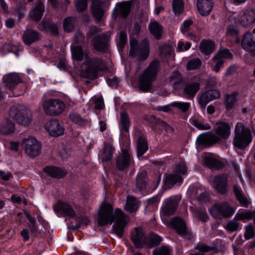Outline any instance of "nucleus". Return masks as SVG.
I'll list each match as a JSON object with an SVG mask.
<instances>
[{
	"instance_id": "nucleus-1",
	"label": "nucleus",
	"mask_w": 255,
	"mask_h": 255,
	"mask_svg": "<svg viewBox=\"0 0 255 255\" xmlns=\"http://www.w3.org/2000/svg\"><path fill=\"white\" fill-rule=\"evenodd\" d=\"M128 220V217L121 209L117 208L113 212L111 204L103 202L101 205L97 220L98 224L106 226L115 221L113 231L119 237L123 236L125 227Z\"/></svg>"
},
{
	"instance_id": "nucleus-2",
	"label": "nucleus",
	"mask_w": 255,
	"mask_h": 255,
	"mask_svg": "<svg viewBox=\"0 0 255 255\" xmlns=\"http://www.w3.org/2000/svg\"><path fill=\"white\" fill-rule=\"evenodd\" d=\"M71 51L73 60L84 61L80 70L82 77L94 79L96 77L98 72L104 69V62L101 59L90 57L88 52L84 51L80 46H72Z\"/></svg>"
},
{
	"instance_id": "nucleus-3",
	"label": "nucleus",
	"mask_w": 255,
	"mask_h": 255,
	"mask_svg": "<svg viewBox=\"0 0 255 255\" xmlns=\"http://www.w3.org/2000/svg\"><path fill=\"white\" fill-rule=\"evenodd\" d=\"M215 132L216 134L210 132L200 134L197 138V144L209 145L228 139L231 134V126L226 122L217 123Z\"/></svg>"
},
{
	"instance_id": "nucleus-4",
	"label": "nucleus",
	"mask_w": 255,
	"mask_h": 255,
	"mask_svg": "<svg viewBox=\"0 0 255 255\" xmlns=\"http://www.w3.org/2000/svg\"><path fill=\"white\" fill-rule=\"evenodd\" d=\"M131 239L136 248H141L144 245L148 248L157 246L162 241L157 234L152 233L145 237L141 228H135L131 236Z\"/></svg>"
},
{
	"instance_id": "nucleus-5",
	"label": "nucleus",
	"mask_w": 255,
	"mask_h": 255,
	"mask_svg": "<svg viewBox=\"0 0 255 255\" xmlns=\"http://www.w3.org/2000/svg\"><path fill=\"white\" fill-rule=\"evenodd\" d=\"M159 68V61L154 60L144 70L139 79L138 86L140 90L147 92L151 88L152 84L156 78Z\"/></svg>"
},
{
	"instance_id": "nucleus-6",
	"label": "nucleus",
	"mask_w": 255,
	"mask_h": 255,
	"mask_svg": "<svg viewBox=\"0 0 255 255\" xmlns=\"http://www.w3.org/2000/svg\"><path fill=\"white\" fill-rule=\"evenodd\" d=\"M252 138L251 130L248 128H245L243 123H238L235 128V135L233 141L234 148H245L251 143Z\"/></svg>"
},
{
	"instance_id": "nucleus-7",
	"label": "nucleus",
	"mask_w": 255,
	"mask_h": 255,
	"mask_svg": "<svg viewBox=\"0 0 255 255\" xmlns=\"http://www.w3.org/2000/svg\"><path fill=\"white\" fill-rule=\"evenodd\" d=\"M130 50L129 55L136 57L139 60L146 59L149 54V44L148 39H144L139 44L137 40L133 38L130 40Z\"/></svg>"
},
{
	"instance_id": "nucleus-8",
	"label": "nucleus",
	"mask_w": 255,
	"mask_h": 255,
	"mask_svg": "<svg viewBox=\"0 0 255 255\" xmlns=\"http://www.w3.org/2000/svg\"><path fill=\"white\" fill-rule=\"evenodd\" d=\"M10 117L19 124L27 125L31 120V113L25 107L15 105L11 107L9 111Z\"/></svg>"
},
{
	"instance_id": "nucleus-9",
	"label": "nucleus",
	"mask_w": 255,
	"mask_h": 255,
	"mask_svg": "<svg viewBox=\"0 0 255 255\" xmlns=\"http://www.w3.org/2000/svg\"><path fill=\"white\" fill-rule=\"evenodd\" d=\"M42 106L45 114L51 116L61 114L65 109L64 103L58 99L45 100Z\"/></svg>"
},
{
	"instance_id": "nucleus-10",
	"label": "nucleus",
	"mask_w": 255,
	"mask_h": 255,
	"mask_svg": "<svg viewBox=\"0 0 255 255\" xmlns=\"http://www.w3.org/2000/svg\"><path fill=\"white\" fill-rule=\"evenodd\" d=\"M235 209L227 202L215 204L209 209L210 215L214 218L222 219L229 218L235 213Z\"/></svg>"
},
{
	"instance_id": "nucleus-11",
	"label": "nucleus",
	"mask_w": 255,
	"mask_h": 255,
	"mask_svg": "<svg viewBox=\"0 0 255 255\" xmlns=\"http://www.w3.org/2000/svg\"><path fill=\"white\" fill-rule=\"evenodd\" d=\"M229 20L231 22H234L235 25L239 23L242 26L248 27L255 23V9H247L241 16L236 13L233 14L229 16Z\"/></svg>"
},
{
	"instance_id": "nucleus-12",
	"label": "nucleus",
	"mask_w": 255,
	"mask_h": 255,
	"mask_svg": "<svg viewBox=\"0 0 255 255\" xmlns=\"http://www.w3.org/2000/svg\"><path fill=\"white\" fill-rule=\"evenodd\" d=\"M21 145L25 152L32 157L37 156L41 148L40 143L32 136H28L23 138Z\"/></svg>"
},
{
	"instance_id": "nucleus-13",
	"label": "nucleus",
	"mask_w": 255,
	"mask_h": 255,
	"mask_svg": "<svg viewBox=\"0 0 255 255\" xmlns=\"http://www.w3.org/2000/svg\"><path fill=\"white\" fill-rule=\"evenodd\" d=\"M187 167L184 161H181L175 165V173L167 175L165 178V184L170 187L175 183H181L183 181L182 175L186 173Z\"/></svg>"
},
{
	"instance_id": "nucleus-14",
	"label": "nucleus",
	"mask_w": 255,
	"mask_h": 255,
	"mask_svg": "<svg viewBox=\"0 0 255 255\" xmlns=\"http://www.w3.org/2000/svg\"><path fill=\"white\" fill-rule=\"evenodd\" d=\"M133 159L130 153L126 149L122 150V153L117 157L116 166L118 170L125 171L133 164Z\"/></svg>"
},
{
	"instance_id": "nucleus-15",
	"label": "nucleus",
	"mask_w": 255,
	"mask_h": 255,
	"mask_svg": "<svg viewBox=\"0 0 255 255\" xmlns=\"http://www.w3.org/2000/svg\"><path fill=\"white\" fill-rule=\"evenodd\" d=\"M44 128L49 134L53 136H60L64 133L63 126L56 119L48 121L45 124Z\"/></svg>"
},
{
	"instance_id": "nucleus-16",
	"label": "nucleus",
	"mask_w": 255,
	"mask_h": 255,
	"mask_svg": "<svg viewBox=\"0 0 255 255\" xmlns=\"http://www.w3.org/2000/svg\"><path fill=\"white\" fill-rule=\"evenodd\" d=\"M227 175L223 174L215 176L211 182V185L218 192L224 194L227 191Z\"/></svg>"
},
{
	"instance_id": "nucleus-17",
	"label": "nucleus",
	"mask_w": 255,
	"mask_h": 255,
	"mask_svg": "<svg viewBox=\"0 0 255 255\" xmlns=\"http://www.w3.org/2000/svg\"><path fill=\"white\" fill-rule=\"evenodd\" d=\"M55 211L61 212L65 216L70 217H75L79 214V211H75L72 206L68 203L59 201L53 207Z\"/></svg>"
},
{
	"instance_id": "nucleus-18",
	"label": "nucleus",
	"mask_w": 255,
	"mask_h": 255,
	"mask_svg": "<svg viewBox=\"0 0 255 255\" xmlns=\"http://www.w3.org/2000/svg\"><path fill=\"white\" fill-rule=\"evenodd\" d=\"M232 54L230 52L228 49H223L219 50V52L215 55L214 57V60L215 62V67L213 70L218 73L220 71V67L223 65L224 58H231Z\"/></svg>"
},
{
	"instance_id": "nucleus-19",
	"label": "nucleus",
	"mask_w": 255,
	"mask_h": 255,
	"mask_svg": "<svg viewBox=\"0 0 255 255\" xmlns=\"http://www.w3.org/2000/svg\"><path fill=\"white\" fill-rule=\"evenodd\" d=\"M2 81L5 88L11 90L21 81V79L18 74L12 72L3 75Z\"/></svg>"
},
{
	"instance_id": "nucleus-20",
	"label": "nucleus",
	"mask_w": 255,
	"mask_h": 255,
	"mask_svg": "<svg viewBox=\"0 0 255 255\" xmlns=\"http://www.w3.org/2000/svg\"><path fill=\"white\" fill-rule=\"evenodd\" d=\"M178 205V200L175 197H171L164 200L162 207V212L164 215H170L173 214Z\"/></svg>"
},
{
	"instance_id": "nucleus-21",
	"label": "nucleus",
	"mask_w": 255,
	"mask_h": 255,
	"mask_svg": "<svg viewBox=\"0 0 255 255\" xmlns=\"http://www.w3.org/2000/svg\"><path fill=\"white\" fill-rule=\"evenodd\" d=\"M219 96L218 91L215 89L207 90L201 95L199 103L202 108H205L210 101L218 98Z\"/></svg>"
},
{
	"instance_id": "nucleus-22",
	"label": "nucleus",
	"mask_w": 255,
	"mask_h": 255,
	"mask_svg": "<svg viewBox=\"0 0 255 255\" xmlns=\"http://www.w3.org/2000/svg\"><path fill=\"white\" fill-rule=\"evenodd\" d=\"M192 198H196L200 203H207L209 200V194L201 188L190 187L188 190Z\"/></svg>"
},
{
	"instance_id": "nucleus-23",
	"label": "nucleus",
	"mask_w": 255,
	"mask_h": 255,
	"mask_svg": "<svg viewBox=\"0 0 255 255\" xmlns=\"http://www.w3.org/2000/svg\"><path fill=\"white\" fill-rule=\"evenodd\" d=\"M171 223L179 235L184 238H190L191 235L186 229L184 222L181 219L174 218L172 220Z\"/></svg>"
},
{
	"instance_id": "nucleus-24",
	"label": "nucleus",
	"mask_w": 255,
	"mask_h": 255,
	"mask_svg": "<svg viewBox=\"0 0 255 255\" xmlns=\"http://www.w3.org/2000/svg\"><path fill=\"white\" fill-rule=\"evenodd\" d=\"M131 8V3L129 1L123 2L119 3L116 5L115 8L114 10L113 16L115 18L117 15H120L123 17H127Z\"/></svg>"
},
{
	"instance_id": "nucleus-25",
	"label": "nucleus",
	"mask_w": 255,
	"mask_h": 255,
	"mask_svg": "<svg viewBox=\"0 0 255 255\" xmlns=\"http://www.w3.org/2000/svg\"><path fill=\"white\" fill-rule=\"evenodd\" d=\"M104 3L99 0H92L91 11L95 18L100 21L104 15Z\"/></svg>"
},
{
	"instance_id": "nucleus-26",
	"label": "nucleus",
	"mask_w": 255,
	"mask_h": 255,
	"mask_svg": "<svg viewBox=\"0 0 255 255\" xmlns=\"http://www.w3.org/2000/svg\"><path fill=\"white\" fill-rule=\"evenodd\" d=\"M108 36L105 35L96 36L93 40L94 48L99 51L106 50L108 45Z\"/></svg>"
},
{
	"instance_id": "nucleus-27",
	"label": "nucleus",
	"mask_w": 255,
	"mask_h": 255,
	"mask_svg": "<svg viewBox=\"0 0 255 255\" xmlns=\"http://www.w3.org/2000/svg\"><path fill=\"white\" fill-rule=\"evenodd\" d=\"M213 4L212 0H198V10L203 16L209 14L212 9Z\"/></svg>"
},
{
	"instance_id": "nucleus-28",
	"label": "nucleus",
	"mask_w": 255,
	"mask_h": 255,
	"mask_svg": "<svg viewBox=\"0 0 255 255\" xmlns=\"http://www.w3.org/2000/svg\"><path fill=\"white\" fill-rule=\"evenodd\" d=\"M242 45L246 51L255 53V41L253 39V35L251 33L247 32L244 36Z\"/></svg>"
},
{
	"instance_id": "nucleus-29",
	"label": "nucleus",
	"mask_w": 255,
	"mask_h": 255,
	"mask_svg": "<svg viewBox=\"0 0 255 255\" xmlns=\"http://www.w3.org/2000/svg\"><path fill=\"white\" fill-rule=\"evenodd\" d=\"M39 34L36 30L27 29L23 33L22 39L24 43L30 45L39 39Z\"/></svg>"
},
{
	"instance_id": "nucleus-30",
	"label": "nucleus",
	"mask_w": 255,
	"mask_h": 255,
	"mask_svg": "<svg viewBox=\"0 0 255 255\" xmlns=\"http://www.w3.org/2000/svg\"><path fill=\"white\" fill-rule=\"evenodd\" d=\"M200 89L199 83L192 82L186 85L183 88V93L185 97L190 99L195 97Z\"/></svg>"
},
{
	"instance_id": "nucleus-31",
	"label": "nucleus",
	"mask_w": 255,
	"mask_h": 255,
	"mask_svg": "<svg viewBox=\"0 0 255 255\" xmlns=\"http://www.w3.org/2000/svg\"><path fill=\"white\" fill-rule=\"evenodd\" d=\"M44 11V5L41 1H39L29 12L30 17L35 21H38L41 19Z\"/></svg>"
},
{
	"instance_id": "nucleus-32",
	"label": "nucleus",
	"mask_w": 255,
	"mask_h": 255,
	"mask_svg": "<svg viewBox=\"0 0 255 255\" xmlns=\"http://www.w3.org/2000/svg\"><path fill=\"white\" fill-rule=\"evenodd\" d=\"M139 206V202L136 198L132 196H128L127 197L126 203L124 209L129 213H134L137 211Z\"/></svg>"
},
{
	"instance_id": "nucleus-33",
	"label": "nucleus",
	"mask_w": 255,
	"mask_h": 255,
	"mask_svg": "<svg viewBox=\"0 0 255 255\" xmlns=\"http://www.w3.org/2000/svg\"><path fill=\"white\" fill-rule=\"evenodd\" d=\"M136 148L138 156L143 155L148 150L147 139L143 135H140L136 140Z\"/></svg>"
},
{
	"instance_id": "nucleus-34",
	"label": "nucleus",
	"mask_w": 255,
	"mask_h": 255,
	"mask_svg": "<svg viewBox=\"0 0 255 255\" xmlns=\"http://www.w3.org/2000/svg\"><path fill=\"white\" fill-rule=\"evenodd\" d=\"M148 28L150 33L155 38L158 39L161 38L163 27L157 21H151L148 25Z\"/></svg>"
},
{
	"instance_id": "nucleus-35",
	"label": "nucleus",
	"mask_w": 255,
	"mask_h": 255,
	"mask_svg": "<svg viewBox=\"0 0 255 255\" xmlns=\"http://www.w3.org/2000/svg\"><path fill=\"white\" fill-rule=\"evenodd\" d=\"M14 130L15 124L8 119H5L0 124V132L3 134H9Z\"/></svg>"
},
{
	"instance_id": "nucleus-36",
	"label": "nucleus",
	"mask_w": 255,
	"mask_h": 255,
	"mask_svg": "<svg viewBox=\"0 0 255 255\" xmlns=\"http://www.w3.org/2000/svg\"><path fill=\"white\" fill-rule=\"evenodd\" d=\"M130 123L128 114L122 112L120 114L119 128L121 131L128 132Z\"/></svg>"
},
{
	"instance_id": "nucleus-37",
	"label": "nucleus",
	"mask_w": 255,
	"mask_h": 255,
	"mask_svg": "<svg viewBox=\"0 0 255 255\" xmlns=\"http://www.w3.org/2000/svg\"><path fill=\"white\" fill-rule=\"evenodd\" d=\"M44 171L52 177L60 178L66 175V172L62 169L53 166L46 167Z\"/></svg>"
},
{
	"instance_id": "nucleus-38",
	"label": "nucleus",
	"mask_w": 255,
	"mask_h": 255,
	"mask_svg": "<svg viewBox=\"0 0 255 255\" xmlns=\"http://www.w3.org/2000/svg\"><path fill=\"white\" fill-rule=\"evenodd\" d=\"M204 162L208 167L212 169H220L223 166L221 161L214 158L209 155L204 157Z\"/></svg>"
},
{
	"instance_id": "nucleus-39",
	"label": "nucleus",
	"mask_w": 255,
	"mask_h": 255,
	"mask_svg": "<svg viewBox=\"0 0 255 255\" xmlns=\"http://www.w3.org/2000/svg\"><path fill=\"white\" fill-rule=\"evenodd\" d=\"M214 48V43L210 40H203L200 45L201 52L206 55H209L212 53Z\"/></svg>"
},
{
	"instance_id": "nucleus-40",
	"label": "nucleus",
	"mask_w": 255,
	"mask_h": 255,
	"mask_svg": "<svg viewBox=\"0 0 255 255\" xmlns=\"http://www.w3.org/2000/svg\"><path fill=\"white\" fill-rule=\"evenodd\" d=\"M70 121L80 127H85L88 124V122L81 117L80 115L76 113L69 115Z\"/></svg>"
},
{
	"instance_id": "nucleus-41",
	"label": "nucleus",
	"mask_w": 255,
	"mask_h": 255,
	"mask_svg": "<svg viewBox=\"0 0 255 255\" xmlns=\"http://www.w3.org/2000/svg\"><path fill=\"white\" fill-rule=\"evenodd\" d=\"M234 192L236 196L237 199L241 203V205L244 207H247L249 202L248 200L244 196L243 191L241 187L238 185H235L234 187Z\"/></svg>"
},
{
	"instance_id": "nucleus-42",
	"label": "nucleus",
	"mask_w": 255,
	"mask_h": 255,
	"mask_svg": "<svg viewBox=\"0 0 255 255\" xmlns=\"http://www.w3.org/2000/svg\"><path fill=\"white\" fill-rule=\"evenodd\" d=\"M238 93L236 92L231 94H227L225 98V106L228 110L232 109L237 101Z\"/></svg>"
},
{
	"instance_id": "nucleus-43",
	"label": "nucleus",
	"mask_w": 255,
	"mask_h": 255,
	"mask_svg": "<svg viewBox=\"0 0 255 255\" xmlns=\"http://www.w3.org/2000/svg\"><path fill=\"white\" fill-rule=\"evenodd\" d=\"M168 81L175 89L179 88L182 83V77L178 72H174L168 78Z\"/></svg>"
},
{
	"instance_id": "nucleus-44",
	"label": "nucleus",
	"mask_w": 255,
	"mask_h": 255,
	"mask_svg": "<svg viewBox=\"0 0 255 255\" xmlns=\"http://www.w3.org/2000/svg\"><path fill=\"white\" fill-rule=\"evenodd\" d=\"M147 182L146 172L142 171L138 173L136 178V187L139 190H142L145 187Z\"/></svg>"
},
{
	"instance_id": "nucleus-45",
	"label": "nucleus",
	"mask_w": 255,
	"mask_h": 255,
	"mask_svg": "<svg viewBox=\"0 0 255 255\" xmlns=\"http://www.w3.org/2000/svg\"><path fill=\"white\" fill-rule=\"evenodd\" d=\"M190 123L200 130H208L211 128L210 125L203 120L192 119L190 120Z\"/></svg>"
},
{
	"instance_id": "nucleus-46",
	"label": "nucleus",
	"mask_w": 255,
	"mask_h": 255,
	"mask_svg": "<svg viewBox=\"0 0 255 255\" xmlns=\"http://www.w3.org/2000/svg\"><path fill=\"white\" fill-rule=\"evenodd\" d=\"M116 41L118 47L122 48L127 42L126 30H121L117 33Z\"/></svg>"
},
{
	"instance_id": "nucleus-47",
	"label": "nucleus",
	"mask_w": 255,
	"mask_h": 255,
	"mask_svg": "<svg viewBox=\"0 0 255 255\" xmlns=\"http://www.w3.org/2000/svg\"><path fill=\"white\" fill-rule=\"evenodd\" d=\"M169 106L177 108L183 113H186L190 106V103L188 102L175 101L169 104Z\"/></svg>"
},
{
	"instance_id": "nucleus-48",
	"label": "nucleus",
	"mask_w": 255,
	"mask_h": 255,
	"mask_svg": "<svg viewBox=\"0 0 255 255\" xmlns=\"http://www.w3.org/2000/svg\"><path fill=\"white\" fill-rule=\"evenodd\" d=\"M113 150L110 145H106L105 149L101 154V158L104 161H109L113 158Z\"/></svg>"
},
{
	"instance_id": "nucleus-49",
	"label": "nucleus",
	"mask_w": 255,
	"mask_h": 255,
	"mask_svg": "<svg viewBox=\"0 0 255 255\" xmlns=\"http://www.w3.org/2000/svg\"><path fill=\"white\" fill-rule=\"evenodd\" d=\"M75 19L72 17L66 18L63 22V27L65 31L70 32L74 27Z\"/></svg>"
},
{
	"instance_id": "nucleus-50",
	"label": "nucleus",
	"mask_w": 255,
	"mask_h": 255,
	"mask_svg": "<svg viewBox=\"0 0 255 255\" xmlns=\"http://www.w3.org/2000/svg\"><path fill=\"white\" fill-rule=\"evenodd\" d=\"M173 10L176 15H179L184 10V3L182 0H173Z\"/></svg>"
},
{
	"instance_id": "nucleus-51",
	"label": "nucleus",
	"mask_w": 255,
	"mask_h": 255,
	"mask_svg": "<svg viewBox=\"0 0 255 255\" xmlns=\"http://www.w3.org/2000/svg\"><path fill=\"white\" fill-rule=\"evenodd\" d=\"M253 218V212L242 211L238 212L235 218L239 220H249Z\"/></svg>"
},
{
	"instance_id": "nucleus-52",
	"label": "nucleus",
	"mask_w": 255,
	"mask_h": 255,
	"mask_svg": "<svg viewBox=\"0 0 255 255\" xmlns=\"http://www.w3.org/2000/svg\"><path fill=\"white\" fill-rule=\"evenodd\" d=\"M201 61L199 58H195L189 60L187 64L188 70H194L199 68L201 65Z\"/></svg>"
},
{
	"instance_id": "nucleus-53",
	"label": "nucleus",
	"mask_w": 255,
	"mask_h": 255,
	"mask_svg": "<svg viewBox=\"0 0 255 255\" xmlns=\"http://www.w3.org/2000/svg\"><path fill=\"white\" fill-rule=\"evenodd\" d=\"M255 236L254 227L252 225H249L245 227L244 237L246 240L253 238Z\"/></svg>"
},
{
	"instance_id": "nucleus-54",
	"label": "nucleus",
	"mask_w": 255,
	"mask_h": 255,
	"mask_svg": "<svg viewBox=\"0 0 255 255\" xmlns=\"http://www.w3.org/2000/svg\"><path fill=\"white\" fill-rule=\"evenodd\" d=\"M192 24L193 21L191 19H187L184 21L181 25V30L183 34L187 36L189 35L188 34V31L190 30V27Z\"/></svg>"
},
{
	"instance_id": "nucleus-55",
	"label": "nucleus",
	"mask_w": 255,
	"mask_h": 255,
	"mask_svg": "<svg viewBox=\"0 0 255 255\" xmlns=\"http://www.w3.org/2000/svg\"><path fill=\"white\" fill-rule=\"evenodd\" d=\"M234 22H231L228 19V22H227V34L228 36H236L238 33V31L236 28L235 26L233 25Z\"/></svg>"
},
{
	"instance_id": "nucleus-56",
	"label": "nucleus",
	"mask_w": 255,
	"mask_h": 255,
	"mask_svg": "<svg viewBox=\"0 0 255 255\" xmlns=\"http://www.w3.org/2000/svg\"><path fill=\"white\" fill-rule=\"evenodd\" d=\"M153 255H170L169 248L166 246H162L155 250L153 253Z\"/></svg>"
},
{
	"instance_id": "nucleus-57",
	"label": "nucleus",
	"mask_w": 255,
	"mask_h": 255,
	"mask_svg": "<svg viewBox=\"0 0 255 255\" xmlns=\"http://www.w3.org/2000/svg\"><path fill=\"white\" fill-rule=\"evenodd\" d=\"M239 224L233 220L227 222L226 225V229L230 232H233L237 231L239 228Z\"/></svg>"
},
{
	"instance_id": "nucleus-58",
	"label": "nucleus",
	"mask_w": 255,
	"mask_h": 255,
	"mask_svg": "<svg viewBox=\"0 0 255 255\" xmlns=\"http://www.w3.org/2000/svg\"><path fill=\"white\" fill-rule=\"evenodd\" d=\"M76 7L79 12L85 10L87 7V0H77L76 1Z\"/></svg>"
},
{
	"instance_id": "nucleus-59",
	"label": "nucleus",
	"mask_w": 255,
	"mask_h": 255,
	"mask_svg": "<svg viewBox=\"0 0 255 255\" xmlns=\"http://www.w3.org/2000/svg\"><path fill=\"white\" fill-rule=\"evenodd\" d=\"M195 215L203 222H206L208 219V215L205 210H197L195 213Z\"/></svg>"
},
{
	"instance_id": "nucleus-60",
	"label": "nucleus",
	"mask_w": 255,
	"mask_h": 255,
	"mask_svg": "<svg viewBox=\"0 0 255 255\" xmlns=\"http://www.w3.org/2000/svg\"><path fill=\"white\" fill-rule=\"evenodd\" d=\"M191 47L189 42L183 43L182 41H179L177 44V48L179 51H184L188 50Z\"/></svg>"
},
{
	"instance_id": "nucleus-61",
	"label": "nucleus",
	"mask_w": 255,
	"mask_h": 255,
	"mask_svg": "<svg viewBox=\"0 0 255 255\" xmlns=\"http://www.w3.org/2000/svg\"><path fill=\"white\" fill-rule=\"evenodd\" d=\"M95 108L97 110H101L104 106V101L102 97L95 98L94 99Z\"/></svg>"
},
{
	"instance_id": "nucleus-62",
	"label": "nucleus",
	"mask_w": 255,
	"mask_h": 255,
	"mask_svg": "<svg viewBox=\"0 0 255 255\" xmlns=\"http://www.w3.org/2000/svg\"><path fill=\"white\" fill-rule=\"evenodd\" d=\"M160 200V197L158 196H155L147 200L148 204L156 206Z\"/></svg>"
},
{
	"instance_id": "nucleus-63",
	"label": "nucleus",
	"mask_w": 255,
	"mask_h": 255,
	"mask_svg": "<svg viewBox=\"0 0 255 255\" xmlns=\"http://www.w3.org/2000/svg\"><path fill=\"white\" fill-rule=\"evenodd\" d=\"M107 82L111 86L117 87L119 84V80L117 78L114 77L112 79H109Z\"/></svg>"
},
{
	"instance_id": "nucleus-64",
	"label": "nucleus",
	"mask_w": 255,
	"mask_h": 255,
	"mask_svg": "<svg viewBox=\"0 0 255 255\" xmlns=\"http://www.w3.org/2000/svg\"><path fill=\"white\" fill-rule=\"evenodd\" d=\"M11 176V174L9 172H5L2 171H0V177L4 181L8 180Z\"/></svg>"
}]
</instances>
